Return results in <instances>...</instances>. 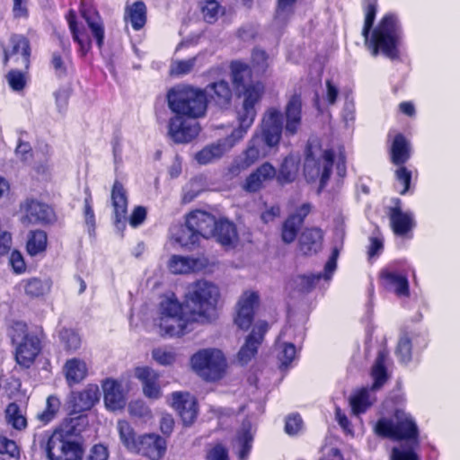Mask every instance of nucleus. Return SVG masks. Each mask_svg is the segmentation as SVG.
Wrapping results in <instances>:
<instances>
[{
  "label": "nucleus",
  "instance_id": "obj_1",
  "mask_svg": "<svg viewBox=\"0 0 460 460\" xmlns=\"http://www.w3.org/2000/svg\"><path fill=\"white\" fill-rule=\"evenodd\" d=\"M302 126V100L298 94L290 97L285 107V114L276 108H270L263 114L260 128L254 133L272 149L280 142L282 133L293 137Z\"/></svg>",
  "mask_w": 460,
  "mask_h": 460
},
{
  "label": "nucleus",
  "instance_id": "obj_2",
  "mask_svg": "<svg viewBox=\"0 0 460 460\" xmlns=\"http://www.w3.org/2000/svg\"><path fill=\"white\" fill-rule=\"evenodd\" d=\"M375 432L381 437L406 440L407 447H394L391 460H419L415 449L419 447V430L411 416L397 410L390 418H381L375 425Z\"/></svg>",
  "mask_w": 460,
  "mask_h": 460
},
{
  "label": "nucleus",
  "instance_id": "obj_3",
  "mask_svg": "<svg viewBox=\"0 0 460 460\" xmlns=\"http://www.w3.org/2000/svg\"><path fill=\"white\" fill-rule=\"evenodd\" d=\"M219 288L214 283L199 279L189 284L185 291V308L197 323H210L217 317Z\"/></svg>",
  "mask_w": 460,
  "mask_h": 460
},
{
  "label": "nucleus",
  "instance_id": "obj_4",
  "mask_svg": "<svg viewBox=\"0 0 460 460\" xmlns=\"http://www.w3.org/2000/svg\"><path fill=\"white\" fill-rule=\"evenodd\" d=\"M170 109L178 115L191 119L203 117L208 107L206 93L203 89L189 84H181L168 93Z\"/></svg>",
  "mask_w": 460,
  "mask_h": 460
},
{
  "label": "nucleus",
  "instance_id": "obj_5",
  "mask_svg": "<svg viewBox=\"0 0 460 460\" xmlns=\"http://www.w3.org/2000/svg\"><path fill=\"white\" fill-rule=\"evenodd\" d=\"M34 445L46 453L49 460H80L83 456L81 446L66 440L61 432H45L35 436Z\"/></svg>",
  "mask_w": 460,
  "mask_h": 460
},
{
  "label": "nucleus",
  "instance_id": "obj_6",
  "mask_svg": "<svg viewBox=\"0 0 460 460\" xmlns=\"http://www.w3.org/2000/svg\"><path fill=\"white\" fill-rule=\"evenodd\" d=\"M263 92L264 86L259 81L243 87V104L238 111L239 127L233 130V136L237 139H242L253 124L257 114L255 106L259 103Z\"/></svg>",
  "mask_w": 460,
  "mask_h": 460
},
{
  "label": "nucleus",
  "instance_id": "obj_7",
  "mask_svg": "<svg viewBox=\"0 0 460 460\" xmlns=\"http://www.w3.org/2000/svg\"><path fill=\"white\" fill-rule=\"evenodd\" d=\"M190 363L195 372L208 381L220 379L226 367L222 351L216 349L199 350L191 357Z\"/></svg>",
  "mask_w": 460,
  "mask_h": 460
},
{
  "label": "nucleus",
  "instance_id": "obj_8",
  "mask_svg": "<svg viewBox=\"0 0 460 460\" xmlns=\"http://www.w3.org/2000/svg\"><path fill=\"white\" fill-rule=\"evenodd\" d=\"M13 331L12 340L16 343V362L23 367H29L41 349L40 341L37 335L27 332V326L23 323H16Z\"/></svg>",
  "mask_w": 460,
  "mask_h": 460
},
{
  "label": "nucleus",
  "instance_id": "obj_9",
  "mask_svg": "<svg viewBox=\"0 0 460 460\" xmlns=\"http://www.w3.org/2000/svg\"><path fill=\"white\" fill-rule=\"evenodd\" d=\"M333 153L331 150H325L320 159H315L310 148L305 160L304 172L308 181H314L320 177V189H323L327 184L332 168L333 165Z\"/></svg>",
  "mask_w": 460,
  "mask_h": 460
},
{
  "label": "nucleus",
  "instance_id": "obj_10",
  "mask_svg": "<svg viewBox=\"0 0 460 460\" xmlns=\"http://www.w3.org/2000/svg\"><path fill=\"white\" fill-rule=\"evenodd\" d=\"M392 31H362L365 44L373 56L379 52L390 58L397 56L396 40Z\"/></svg>",
  "mask_w": 460,
  "mask_h": 460
},
{
  "label": "nucleus",
  "instance_id": "obj_11",
  "mask_svg": "<svg viewBox=\"0 0 460 460\" xmlns=\"http://www.w3.org/2000/svg\"><path fill=\"white\" fill-rule=\"evenodd\" d=\"M271 149L272 148L262 142L259 137L253 135L252 139L249 141L247 149L242 155L234 160L231 172L234 173L246 170L260 158L267 156Z\"/></svg>",
  "mask_w": 460,
  "mask_h": 460
},
{
  "label": "nucleus",
  "instance_id": "obj_12",
  "mask_svg": "<svg viewBox=\"0 0 460 460\" xmlns=\"http://www.w3.org/2000/svg\"><path fill=\"white\" fill-rule=\"evenodd\" d=\"M199 132V126L197 121L184 119L182 115L178 114L170 119L169 136L175 143L190 142Z\"/></svg>",
  "mask_w": 460,
  "mask_h": 460
},
{
  "label": "nucleus",
  "instance_id": "obj_13",
  "mask_svg": "<svg viewBox=\"0 0 460 460\" xmlns=\"http://www.w3.org/2000/svg\"><path fill=\"white\" fill-rule=\"evenodd\" d=\"M259 305V296L255 292L246 291L239 298L236 305L234 323L242 330L251 326L255 308Z\"/></svg>",
  "mask_w": 460,
  "mask_h": 460
},
{
  "label": "nucleus",
  "instance_id": "obj_14",
  "mask_svg": "<svg viewBox=\"0 0 460 460\" xmlns=\"http://www.w3.org/2000/svg\"><path fill=\"white\" fill-rule=\"evenodd\" d=\"M268 329V323L263 321L258 322L253 326L251 333L245 339L244 344L241 347L237 354V360L240 364L245 365L254 358Z\"/></svg>",
  "mask_w": 460,
  "mask_h": 460
},
{
  "label": "nucleus",
  "instance_id": "obj_15",
  "mask_svg": "<svg viewBox=\"0 0 460 460\" xmlns=\"http://www.w3.org/2000/svg\"><path fill=\"white\" fill-rule=\"evenodd\" d=\"M340 251L337 247L332 250V255L327 261L323 272H320L317 274L311 275H302L298 276L295 282L296 288L301 292H309L311 291L315 284L322 279L326 281H329L332 279V274L334 273L337 268V259L339 257Z\"/></svg>",
  "mask_w": 460,
  "mask_h": 460
},
{
  "label": "nucleus",
  "instance_id": "obj_16",
  "mask_svg": "<svg viewBox=\"0 0 460 460\" xmlns=\"http://www.w3.org/2000/svg\"><path fill=\"white\" fill-rule=\"evenodd\" d=\"M239 140L233 136L232 132L227 137L206 146L195 155V159L199 164L214 163L227 153Z\"/></svg>",
  "mask_w": 460,
  "mask_h": 460
},
{
  "label": "nucleus",
  "instance_id": "obj_17",
  "mask_svg": "<svg viewBox=\"0 0 460 460\" xmlns=\"http://www.w3.org/2000/svg\"><path fill=\"white\" fill-rule=\"evenodd\" d=\"M197 323L192 314L185 309V315L157 320L160 334L163 336H181L192 330V324Z\"/></svg>",
  "mask_w": 460,
  "mask_h": 460
},
{
  "label": "nucleus",
  "instance_id": "obj_18",
  "mask_svg": "<svg viewBox=\"0 0 460 460\" xmlns=\"http://www.w3.org/2000/svg\"><path fill=\"white\" fill-rule=\"evenodd\" d=\"M105 407L111 411L122 410L127 404V393L121 383L107 378L102 385Z\"/></svg>",
  "mask_w": 460,
  "mask_h": 460
},
{
  "label": "nucleus",
  "instance_id": "obj_19",
  "mask_svg": "<svg viewBox=\"0 0 460 460\" xmlns=\"http://www.w3.org/2000/svg\"><path fill=\"white\" fill-rule=\"evenodd\" d=\"M21 210L24 213L23 221L31 224H46L54 218L52 208L37 199H27L21 204Z\"/></svg>",
  "mask_w": 460,
  "mask_h": 460
},
{
  "label": "nucleus",
  "instance_id": "obj_20",
  "mask_svg": "<svg viewBox=\"0 0 460 460\" xmlns=\"http://www.w3.org/2000/svg\"><path fill=\"white\" fill-rule=\"evenodd\" d=\"M137 448L133 453L140 454L151 460H159L165 453V440L156 434H145L137 437Z\"/></svg>",
  "mask_w": 460,
  "mask_h": 460
},
{
  "label": "nucleus",
  "instance_id": "obj_21",
  "mask_svg": "<svg viewBox=\"0 0 460 460\" xmlns=\"http://www.w3.org/2000/svg\"><path fill=\"white\" fill-rule=\"evenodd\" d=\"M172 406L178 411L183 423L190 425L197 418V402L189 393L174 392L172 394Z\"/></svg>",
  "mask_w": 460,
  "mask_h": 460
},
{
  "label": "nucleus",
  "instance_id": "obj_22",
  "mask_svg": "<svg viewBox=\"0 0 460 460\" xmlns=\"http://www.w3.org/2000/svg\"><path fill=\"white\" fill-rule=\"evenodd\" d=\"M203 91L206 93L208 102H210L220 109H226L232 102V89L226 80H218L208 84Z\"/></svg>",
  "mask_w": 460,
  "mask_h": 460
},
{
  "label": "nucleus",
  "instance_id": "obj_23",
  "mask_svg": "<svg viewBox=\"0 0 460 460\" xmlns=\"http://www.w3.org/2000/svg\"><path fill=\"white\" fill-rule=\"evenodd\" d=\"M187 224L200 237L209 238L215 234L216 218L209 213L202 210L190 212L187 217Z\"/></svg>",
  "mask_w": 460,
  "mask_h": 460
},
{
  "label": "nucleus",
  "instance_id": "obj_24",
  "mask_svg": "<svg viewBox=\"0 0 460 460\" xmlns=\"http://www.w3.org/2000/svg\"><path fill=\"white\" fill-rule=\"evenodd\" d=\"M311 211V205L305 203L291 214L283 223L281 237L284 243H292L303 225L304 219Z\"/></svg>",
  "mask_w": 460,
  "mask_h": 460
},
{
  "label": "nucleus",
  "instance_id": "obj_25",
  "mask_svg": "<svg viewBox=\"0 0 460 460\" xmlns=\"http://www.w3.org/2000/svg\"><path fill=\"white\" fill-rule=\"evenodd\" d=\"M209 264L206 257H184L173 255L170 261L168 267L174 274H187L192 271H199Z\"/></svg>",
  "mask_w": 460,
  "mask_h": 460
},
{
  "label": "nucleus",
  "instance_id": "obj_26",
  "mask_svg": "<svg viewBox=\"0 0 460 460\" xmlns=\"http://www.w3.org/2000/svg\"><path fill=\"white\" fill-rule=\"evenodd\" d=\"M31 48L29 40L22 35H13L11 38V50L4 53V63L11 57H15V62L28 69L30 65Z\"/></svg>",
  "mask_w": 460,
  "mask_h": 460
},
{
  "label": "nucleus",
  "instance_id": "obj_27",
  "mask_svg": "<svg viewBox=\"0 0 460 460\" xmlns=\"http://www.w3.org/2000/svg\"><path fill=\"white\" fill-rule=\"evenodd\" d=\"M100 399V390L97 385H88L80 392L72 394V404L74 411L81 412L88 411Z\"/></svg>",
  "mask_w": 460,
  "mask_h": 460
},
{
  "label": "nucleus",
  "instance_id": "obj_28",
  "mask_svg": "<svg viewBox=\"0 0 460 460\" xmlns=\"http://www.w3.org/2000/svg\"><path fill=\"white\" fill-rule=\"evenodd\" d=\"M275 175V168L270 163H264L247 177L243 189L249 192H256Z\"/></svg>",
  "mask_w": 460,
  "mask_h": 460
},
{
  "label": "nucleus",
  "instance_id": "obj_29",
  "mask_svg": "<svg viewBox=\"0 0 460 460\" xmlns=\"http://www.w3.org/2000/svg\"><path fill=\"white\" fill-rule=\"evenodd\" d=\"M66 383L73 386L81 383L88 374V367L84 360L78 358L67 359L63 367Z\"/></svg>",
  "mask_w": 460,
  "mask_h": 460
},
{
  "label": "nucleus",
  "instance_id": "obj_30",
  "mask_svg": "<svg viewBox=\"0 0 460 460\" xmlns=\"http://www.w3.org/2000/svg\"><path fill=\"white\" fill-rule=\"evenodd\" d=\"M390 223L394 234L403 235L411 231L415 223L410 212H402L399 207L392 208L389 214Z\"/></svg>",
  "mask_w": 460,
  "mask_h": 460
},
{
  "label": "nucleus",
  "instance_id": "obj_31",
  "mask_svg": "<svg viewBox=\"0 0 460 460\" xmlns=\"http://www.w3.org/2000/svg\"><path fill=\"white\" fill-rule=\"evenodd\" d=\"M323 233L319 228L305 229L299 238V249L305 255H312L322 248Z\"/></svg>",
  "mask_w": 460,
  "mask_h": 460
},
{
  "label": "nucleus",
  "instance_id": "obj_32",
  "mask_svg": "<svg viewBox=\"0 0 460 460\" xmlns=\"http://www.w3.org/2000/svg\"><path fill=\"white\" fill-rule=\"evenodd\" d=\"M136 376L143 382V391L146 396L157 399L160 397V388L157 384V374L149 367H137Z\"/></svg>",
  "mask_w": 460,
  "mask_h": 460
},
{
  "label": "nucleus",
  "instance_id": "obj_33",
  "mask_svg": "<svg viewBox=\"0 0 460 460\" xmlns=\"http://www.w3.org/2000/svg\"><path fill=\"white\" fill-rule=\"evenodd\" d=\"M222 245H232L237 239L238 234L234 224L227 219L222 218L216 221L215 234L213 235Z\"/></svg>",
  "mask_w": 460,
  "mask_h": 460
},
{
  "label": "nucleus",
  "instance_id": "obj_34",
  "mask_svg": "<svg viewBox=\"0 0 460 460\" xmlns=\"http://www.w3.org/2000/svg\"><path fill=\"white\" fill-rule=\"evenodd\" d=\"M111 201L114 208L115 223L118 225L126 217L128 199L120 182L116 181L111 190Z\"/></svg>",
  "mask_w": 460,
  "mask_h": 460
},
{
  "label": "nucleus",
  "instance_id": "obj_35",
  "mask_svg": "<svg viewBox=\"0 0 460 460\" xmlns=\"http://www.w3.org/2000/svg\"><path fill=\"white\" fill-rule=\"evenodd\" d=\"M181 315H185V303L181 305L173 294L164 296L159 305V316L157 320H164Z\"/></svg>",
  "mask_w": 460,
  "mask_h": 460
},
{
  "label": "nucleus",
  "instance_id": "obj_36",
  "mask_svg": "<svg viewBox=\"0 0 460 460\" xmlns=\"http://www.w3.org/2000/svg\"><path fill=\"white\" fill-rule=\"evenodd\" d=\"M70 33L84 53L90 49L93 40L99 48L102 46L104 39L103 31H70Z\"/></svg>",
  "mask_w": 460,
  "mask_h": 460
},
{
  "label": "nucleus",
  "instance_id": "obj_37",
  "mask_svg": "<svg viewBox=\"0 0 460 460\" xmlns=\"http://www.w3.org/2000/svg\"><path fill=\"white\" fill-rule=\"evenodd\" d=\"M125 20L130 22L134 29H141L146 22V7L142 1L128 5L125 10Z\"/></svg>",
  "mask_w": 460,
  "mask_h": 460
},
{
  "label": "nucleus",
  "instance_id": "obj_38",
  "mask_svg": "<svg viewBox=\"0 0 460 460\" xmlns=\"http://www.w3.org/2000/svg\"><path fill=\"white\" fill-rule=\"evenodd\" d=\"M381 277L397 296H409V283L406 276L385 270L381 272Z\"/></svg>",
  "mask_w": 460,
  "mask_h": 460
},
{
  "label": "nucleus",
  "instance_id": "obj_39",
  "mask_svg": "<svg viewBox=\"0 0 460 460\" xmlns=\"http://www.w3.org/2000/svg\"><path fill=\"white\" fill-rule=\"evenodd\" d=\"M392 162L396 164H403L411 156L410 143L399 134L394 137L392 145Z\"/></svg>",
  "mask_w": 460,
  "mask_h": 460
},
{
  "label": "nucleus",
  "instance_id": "obj_40",
  "mask_svg": "<svg viewBox=\"0 0 460 460\" xmlns=\"http://www.w3.org/2000/svg\"><path fill=\"white\" fill-rule=\"evenodd\" d=\"M24 293L31 297H40L49 293L51 288L49 280H42L38 278H31L21 282Z\"/></svg>",
  "mask_w": 460,
  "mask_h": 460
},
{
  "label": "nucleus",
  "instance_id": "obj_41",
  "mask_svg": "<svg viewBox=\"0 0 460 460\" xmlns=\"http://www.w3.org/2000/svg\"><path fill=\"white\" fill-rule=\"evenodd\" d=\"M172 237L179 245L187 249H192L200 239V236L193 229H190L187 223L179 226L172 233Z\"/></svg>",
  "mask_w": 460,
  "mask_h": 460
},
{
  "label": "nucleus",
  "instance_id": "obj_42",
  "mask_svg": "<svg viewBox=\"0 0 460 460\" xmlns=\"http://www.w3.org/2000/svg\"><path fill=\"white\" fill-rule=\"evenodd\" d=\"M387 358L388 351L385 349H381L378 352L377 358L372 369V376L375 380L373 389L380 388L386 381L387 375L385 368V361Z\"/></svg>",
  "mask_w": 460,
  "mask_h": 460
},
{
  "label": "nucleus",
  "instance_id": "obj_43",
  "mask_svg": "<svg viewBox=\"0 0 460 460\" xmlns=\"http://www.w3.org/2000/svg\"><path fill=\"white\" fill-rule=\"evenodd\" d=\"M117 429L119 435V438L123 446L133 452L137 447V437L131 425L124 420H119L117 422Z\"/></svg>",
  "mask_w": 460,
  "mask_h": 460
},
{
  "label": "nucleus",
  "instance_id": "obj_44",
  "mask_svg": "<svg viewBox=\"0 0 460 460\" xmlns=\"http://www.w3.org/2000/svg\"><path fill=\"white\" fill-rule=\"evenodd\" d=\"M232 78L237 89L247 86L251 84L252 71L249 66L240 61H234L231 64Z\"/></svg>",
  "mask_w": 460,
  "mask_h": 460
},
{
  "label": "nucleus",
  "instance_id": "obj_45",
  "mask_svg": "<svg viewBox=\"0 0 460 460\" xmlns=\"http://www.w3.org/2000/svg\"><path fill=\"white\" fill-rule=\"evenodd\" d=\"M48 237L43 230H34L28 234L27 251L31 256H35L47 247Z\"/></svg>",
  "mask_w": 460,
  "mask_h": 460
},
{
  "label": "nucleus",
  "instance_id": "obj_46",
  "mask_svg": "<svg viewBox=\"0 0 460 460\" xmlns=\"http://www.w3.org/2000/svg\"><path fill=\"white\" fill-rule=\"evenodd\" d=\"M199 56L188 59H172L170 65L169 73L172 76L181 77L186 75L193 71Z\"/></svg>",
  "mask_w": 460,
  "mask_h": 460
},
{
  "label": "nucleus",
  "instance_id": "obj_47",
  "mask_svg": "<svg viewBox=\"0 0 460 460\" xmlns=\"http://www.w3.org/2000/svg\"><path fill=\"white\" fill-rule=\"evenodd\" d=\"M5 418L7 422L13 426L15 429H22L27 426V420L24 415L22 413L19 406L12 402L10 403L5 410Z\"/></svg>",
  "mask_w": 460,
  "mask_h": 460
},
{
  "label": "nucleus",
  "instance_id": "obj_48",
  "mask_svg": "<svg viewBox=\"0 0 460 460\" xmlns=\"http://www.w3.org/2000/svg\"><path fill=\"white\" fill-rule=\"evenodd\" d=\"M252 435L246 428H243L236 438L238 455L241 460H245L250 453L252 444Z\"/></svg>",
  "mask_w": 460,
  "mask_h": 460
},
{
  "label": "nucleus",
  "instance_id": "obj_49",
  "mask_svg": "<svg viewBox=\"0 0 460 460\" xmlns=\"http://www.w3.org/2000/svg\"><path fill=\"white\" fill-rule=\"evenodd\" d=\"M60 408V401L56 396L50 395L47 399L46 409L37 415L38 419L44 424L51 421Z\"/></svg>",
  "mask_w": 460,
  "mask_h": 460
},
{
  "label": "nucleus",
  "instance_id": "obj_50",
  "mask_svg": "<svg viewBox=\"0 0 460 460\" xmlns=\"http://www.w3.org/2000/svg\"><path fill=\"white\" fill-rule=\"evenodd\" d=\"M82 17L85 20L89 29H102L103 24L97 11L91 5L83 2L81 9Z\"/></svg>",
  "mask_w": 460,
  "mask_h": 460
},
{
  "label": "nucleus",
  "instance_id": "obj_51",
  "mask_svg": "<svg viewBox=\"0 0 460 460\" xmlns=\"http://www.w3.org/2000/svg\"><path fill=\"white\" fill-rule=\"evenodd\" d=\"M371 402L369 401V394L367 389H363L350 398V406L352 411L358 415L364 412Z\"/></svg>",
  "mask_w": 460,
  "mask_h": 460
},
{
  "label": "nucleus",
  "instance_id": "obj_52",
  "mask_svg": "<svg viewBox=\"0 0 460 460\" xmlns=\"http://www.w3.org/2000/svg\"><path fill=\"white\" fill-rule=\"evenodd\" d=\"M204 19L211 23L224 13L223 7L216 0H207L201 7Z\"/></svg>",
  "mask_w": 460,
  "mask_h": 460
},
{
  "label": "nucleus",
  "instance_id": "obj_53",
  "mask_svg": "<svg viewBox=\"0 0 460 460\" xmlns=\"http://www.w3.org/2000/svg\"><path fill=\"white\" fill-rule=\"evenodd\" d=\"M60 339L66 350L75 351L81 346V338L73 330H63L60 332Z\"/></svg>",
  "mask_w": 460,
  "mask_h": 460
},
{
  "label": "nucleus",
  "instance_id": "obj_54",
  "mask_svg": "<svg viewBox=\"0 0 460 460\" xmlns=\"http://www.w3.org/2000/svg\"><path fill=\"white\" fill-rule=\"evenodd\" d=\"M296 0H278L275 20L284 23L290 16Z\"/></svg>",
  "mask_w": 460,
  "mask_h": 460
},
{
  "label": "nucleus",
  "instance_id": "obj_55",
  "mask_svg": "<svg viewBox=\"0 0 460 460\" xmlns=\"http://www.w3.org/2000/svg\"><path fill=\"white\" fill-rule=\"evenodd\" d=\"M396 355L403 364L408 363L411 359V346L408 337L403 336L399 340Z\"/></svg>",
  "mask_w": 460,
  "mask_h": 460
},
{
  "label": "nucleus",
  "instance_id": "obj_56",
  "mask_svg": "<svg viewBox=\"0 0 460 460\" xmlns=\"http://www.w3.org/2000/svg\"><path fill=\"white\" fill-rule=\"evenodd\" d=\"M92 196L90 193L87 194L84 199V221L88 227V233L90 235L94 234L95 231V217L91 205Z\"/></svg>",
  "mask_w": 460,
  "mask_h": 460
},
{
  "label": "nucleus",
  "instance_id": "obj_57",
  "mask_svg": "<svg viewBox=\"0 0 460 460\" xmlns=\"http://www.w3.org/2000/svg\"><path fill=\"white\" fill-rule=\"evenodd\" d=\"M253 68L258 73H264L269 66L268 55L261 49H254L252 54Z\"/></svg>",
  "mask_w": 460,
  "mask_h": 460
},
{
  "label": "nucleus",
  "instance_id": "obj_58",
  "mask_svg": "<svg viewBox=\"0 0 460 460\" xmlns=\"http://www.w3.org/2000/svg\"><path fill=\"white\" fill-rule=\"evenodd\" d=\"M6 79L8 84L13 91H21L24 88L26 84L24 74L16 69L11 70L7 74Z\"/></svg>",
  "mask_w": 460,
  "mask_h": 460
},
{
  "label": "nucleus",
  "instance_id": "obj_59",
  "mask_svg": "<svg viewBox=\"0 0 460 460\" xmlns=\"http://www.w3.org/2000/svg\"><path fill=\"white\" fill-rule=\"evenodd\" d=\"M296 357V347L292 343H284L279 354L280 367L287 368Z\"/></svg>",
  "mask_w": 460,
  "mask_h": 460
},
{
  "label": "nucleus",
  "instance_id": "obj_60",
  "mask_svg": "<svg viewBox=\"0 0 460 460\" xmlns=\"http://www.w3.org/2000/svg\"><path fill=\"white\" fill-rule=\"evenodd\" d=\"M303 429V420L298 414H291L287 417L285 431L290 435H297Z\"/></svg>",
  "mask_w": 460,
  "mask_h": 460
},
{
  "label": "nucleus",
  "instance_id": "obj_61",
  "mask_svg": "<svg viewBox=\"0 0 460 460\" xmlns=\"http://www.w3.org/2000/svg\"><path fill=\"white\" fill-rule=\"evenodd\" d=\"M154 359L160 365H171L175 360V354L172 350L163 348L155 349L152 352Z\"/></svg>",
  "mask_w": 460,
  "mask_h": 460
},
{
  "label": "nucleus",
  "instance_id": "obj_62",
  "mask_svg": "<svg viewBox=\"0 0 460 460\" xmlns=\"http://www.w3.org/2000/svg\"><path fill=\"white\" fill-rule=\"evenodd\" d=\"M0 454L7 455L10 457H18L20 451L13 440L3 437L0 438Z\"/></svg>",
  "mask_w": 460,
  "mask_h": 460
},
{
  "label": "nucleus",
  "instance_id": "obj_63",
  "mask_svg": "<svg viewBox=\"0 0 460 460\" xmlns=\"http://www.w3.org/2000/svg\"><path fill=\"white\" fill-rule=\"evenodd\" d=\"M325 94L323 95V100L326 102L327 105L332 106L336 103L338 96H339V87L332 83V80H326L325 82Z\"/></svg>",
  "mask_w": 460,
  "mask_h": 460
},
{
  "label": "nucleus",
  "instance_id": "obj_64",
  "mask_svg": "<svg viewBox=\"0 0 460 460\" xmlns=\"http://www.w3.org/2000/svg\"><path fill=\"white\" fill-rule=\"evenodd\" d=\"M109 452L106 447L102 444L94 445L91 450L89 455L86 457V460H108Z\"/></svg>",
  "mask_w": 460,
  "mask_h": 460
}]
</instances>
